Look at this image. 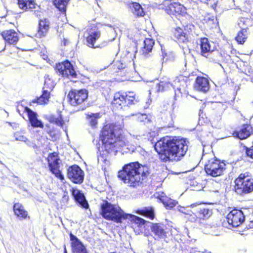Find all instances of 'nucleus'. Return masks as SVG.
<instances>
[{
	"mask_svg": "<svg viewBox=\"0 0 253 253\" xmlns=\"http://www.w3.org/2000/svg\"><path fill=\"white\" fill-rule=\"evenodd\" d=\"M99 138L107 153L117 152L119 149L126 145L124 123L104 124Z\"/></svg>",
	"mask_w": 253,
	"mask_h": 253,
	"instance_id": "2",
	"label": "nucleus"
},
{
	"mask_svg": "<svg viewBox=\"0 0 253 253\" xmlns=\"http://www.w3.org/2000/svg\"><path fill=\"white\" fill-rule=\"evenodd\" d=\"M99 214L105 219L121 223L127 219V214L119 206L104 200L100 205Z\"/></svg>",
	"mask_w": 253,
	"mask_h": 253,
	"instance_id": "4",
	"label": "nucleus"
},
{
	"mask_svg": "<svg viewBox=\"0 0 253 253\" xmlns=\"http://www.w3.org/2000/svg\"><path fill=\"white\" fill-rule=\"evenodd\" d=\"M200 2H203L202 0H189V3L186 4L187 10L195 9L198 8Z\"/></svg>",
	"mask_w": 253,
	"mask_h": 253,
	"instance_id": "41",
	"label": "nucleus"
},
{
	"mask_svg": "<svg viewBox=\"0 0 253 253\" xmlns=\"http://www.w3.org/2000/svg\"><path fill=\"white\" fill-rule=\"evenodd\" d=\"M69 200V197L68 195V193L65 192L62 197V201L64 204H66L68 202Z\"/></svg>",
	"mask_w": 253,
	"mask_h": 253,
	"instance_id": "46",
	"label": "nucleus"
},
{
	"mask_svg": "<svg viewBox=\"0 0 253 253\" xmlns=\"http://www.w3.org/2000/svg\"><path fill=\"white\" fill-rule=\"evenodd\" d=\"M244 150L246 151V155L253 159V147H252V148H249L247 146H245Z\"/></svg>",
	"mask_w": 253,
	"mask_h": 253,
	"instance_id": "44",
	"label": "nucleus"
},
{
	"mask_svg": "<svg viewBox=\"0 0 253 253\" xmlns=\"http://www.w3.org/2000/svg\"><path fill=\"white\" fill-rule=\"evenodd\" d=\"M55 85L54 80H45L43 88L44 90H47L50 92L54 87Z\"/></svg>",
	"mask_w": 253,
	"mask_h": 253,
	"instance_id": "43",
	"label": "nucleus"
},
{
	"mask_svg": "<svg viewBox=\"0 0 253 253\" xmlns=\"http://www.w3.org/2000/svg\"><path fill=\"white\" fill-rule=\"evenodd\" d=\"M161 50L162 52V56L163 57V60H164V59L167 56V54L165 49H164L162 47H161Z\"/></svg>",
	"mask_w": 253,
	"mask_h": 253,
	"instance_id": "48",
	"label": "nucleus"
},
{
	"mask_svg": "<svg viewBox=\"0 0 253 253\" xmlns=\"http://www.w3.org/2000/svg\"><path fill=\"white\" fill-rule=\"evenodd\" d=\"M100 117V113H91L87 115V118L89 120V125L93 128L96 127L98 123L97 119Z\"/></svg>",
	"mask_w": 253,
	"mask_h": 253,
	"instance_id": "38",
	"label": "nucleus"
},
{
	"mask_svg": "<svg viewBox=\"0 0 253 253\" xmlns=\"http://www.w3.org/2000/svg\"><path fill=\"white\" fill-rule=\"evenodd\" d=\"M234 191L244 195L253 192V177L248 171L240 173L234 180Z\"/></svg>",
	"mask_w": 253,
	"mask_h": 253,
	"instance_id": "5",
	"label": "nucleus"
},
{
	"mask_svg": "<svg viewBox=\"0 0 253 253\" xmlns=\"http://www.w3.org/2000/svg\"><path fill=\"white\" fill-rule=\"evenodd\" d=\"M46 119L50 123L54 124L61 127H62L64 124V121L61 115L56 117L53 115H51Z\"/></svg>",
	"mask_w": 253,
	"mask_h": 253,
	"instance_id": "35",
	"label": "nucleus"
},
{
	"mask_svg": "<svg viewBox=\"0 0 253 253\" xmlns=\"http://www.w3.org/2000/svg\"><path fill=\"white\" fill-rule=\"evenodd\" d=\"M88 96V92L86 89L82 88L76 90V98L79 102V106L82 105L87 101Z\"/></svg>",
	"mask_w": 253,
	"mask_h": 253,
	"instance_id": "23",
	"label": "nucleus"
},
{
	"mask_svg": "<svg viewBox=\"0 0 253 253\" xmlns=\"http://www.w3.org/2000/svg\"><path fill=\"white\" fill-rule=\"evenodd\" d=\"M232 134L234 138L240 140L248 139L253 135V127L249 123L243 124L237 127Z\"/></svg>",
	"mask_w": 253,
	"mask_h": 253,
	"instance_id": "10",
	"label": "nucleus"
},
{
	"mask_svg": "<svg viewBox=\"0 0 253 253\" xmlns=\"http://www.w3.org/2000/svg\"><path fill=\"white\" fill-rule=\"evenodd\" d=\"M249 21L247 19H245V18H242L241 20H240V23H239V25L242 27V23H245V22H249Z\"/></svg>",
	"mask_w": 253,
	"mask_h": 253,
	"instance_id": "49",
	"label": "nucleus"
},
{
	"mask_svg": "<svg viewBox=\"0 0 253 253\" xmlns=\"http://www.w3.org/2000/svg\"><path fill=\"white\" fill-rule=\"evenodd\" d=\"M194 86L197 90L206 92L210 88L209 80H196Z\"/></svg>",
	"mask_w": 253,
	"mask_h": 253,
	"instance_id": "26",
	"label": "nucleus"
},
{
	"mask_svg": "<svg viewBox=\"0 0 253 253\" xmlns=\"http://www.w3.org/2000/svg\"><path fill=\"white\" fill-rule=\"evenodd\" d=\"M161 8L170 15H183L187 12V8L183 5L169 0H164L161 5Z\"/></svg>",
	"mask_w": 253,
	"mask_h": 253,
	"instance_id": "8",
	"label": "nucleus"
},
{
	"mask_svg": "<svg viewBox=\"0 0 253 253\" xmlns=\"http://www.w3.org/2000/svg\"><path fill=\"white\" fill-rule=\"evenodd\" d=\"M64 253H67V251H66V249L65 246H64Z\"/></svg>",
	"mask_w": 253,
	"mask_h": 253,
	"instance_id": "53",
	"label": "nucleus"
},
{
	"mask_svg": "<svg viewBox=\"0 0 253 253\" xmlns=\"http://www.w3.org/2000/svg\"><path fill=\"white\" fill-rule=\"evenodd\" d=\"M195 79L198 80V79H207L205 77L197 76V77H196V78Z\"/></svg>",
	"mask_w": 253,
	"mask_h": 253,
	"instance_id": "50",
	"label": "nucleus"
},
{
	"mask_svg": "<svg viewBox=\"0 0 253 253\" xmlns=\"http://www.w3.org/2000/svg\"><path fill=\"white\" fill-rule=\"evenodd\" d=\"M130 7L133 13L137 16H143L144 15L143 8L138 3L133 2L131 4Z\"/></svg>",
	"mask_w": 253,
	"mask_h": 253,
	"instance_id": "37",
	"label": "nucleus"
},
{
	"mask_svg": "<svg viewBox=\"0 0 253 253\" xmlns=\"http://www.w3.org/2000/svg\"><path fill=\"white\" fill-rule=\"evenodd\" d=\"M195 28L194 26L192 24H188L185 27V31L187 33H191L194 30Z\"/></svg>",
	"mask_w": 253,
	"mask_h": 253,
	"instance_id": "45",
	"label": "nucleus"
},
{
	"mask_svg": "<svg viewBox=\"0 0 253 253\" xmlns=\"http://www.w3.org/2000/svg\"><path fill=\"white\" fill-rule=\"evenodd\" d=\"M193 214L190 218L192 222H197L200 223L203 221L208 219L212 214V210L204 207H197L194 204V208L193 209Z\"/></svg>",
	"mask_w": 253,
	"mask_h": 253,
	"instance_id": "9",
	"label": "nucleus"
},
{
	"mask_svg": "<svg viewBox=\"0 0 253 253\" xmlns=\"http://www.w3.org/2000/svg\"><path fill=\"white\" fill-rule=\"evenodd\" d=\"M45 126H46V127H47V128H50V126H49V125H45Z\"/></svg>",
	"mask_w": 253,
	"mask_h": 253,
	"instance_id": "54",
	"label": "nucleus"
},
{
	"mask_svg": "<svg viewBox=\"0 0 253 253\" xmlns=\"http://www.w3.org/2000/svg\"><path fill=\"white\" fill-rule=\"evenodd\" d=\"M49 28V22L46 19L42 20L39 22V27L38 34L42 37L45 35Z\"/></svg>",
	"mask_w": 253,
	"mask_h": 253,
	"instance_id": "33",
	"label": "nucleus"
},
{
	"mask_svg": "<svg viewBox=\"0 0 253 253\" xmlns=\"http://www.w3.org/2000/svg\"><path fill=\"white\" fill-rule=\"evenodd\" d=\"M47 133L52 137L54 136H56V133H54V130L53 129H50L48 130L47 131Z\"/></svg>",
	"mask_w": 253,
	"mask_h": 253,
	"instance_id": "47",
	"label": "nucleus"
},
{
	"mask_svg": "<svg viewBox=\"0 0 253 253\" xmlns=\"http://www.w3.org/2000/svg\"><path fill=\"white\" fill-rule=\"evenodd\" d=\"M125 98L126 106L135 104L137 102L136 94L133 91H126L123 92Z\"/></svg>",
	"mask_w": 253,
	"mask_h": 253,
	"instance_id": "28",
	"label": "nucleus"
},
{
	"mask_svg": "<svg viewBox=\"0 0 253 253\" xmlns=\"http://www.w3.org/2000/svg\"><path fill=\"white\" fill-rule=\"evenodd\" d=\"M119 69H120L121 68L119 67V65L118 66Z\"/></svg>",
	"mask_w": 253,
	"mask_h": 253,
	"instance_id": "56",
	"label": "nucleus"
},
{
	"mask_svg": "<svg viewBox=\"0 0 253 253\" xmlns=\"http://www.w3.org/2000/svg\"><path fill=\"white\" fill-rule=\"evenodd\" d=\"M249 226L250 228H253V221H251L250 224H249Z\"/></svg>",
	"mask_w": 253,
	"mask_h": 253,
	"instance_id": "51",
	"label": "nucleus"
},
{
	"mask_svg": "<svg viewBox=\"0 0 253 253\" xmlns=\"http://www.w3.org/2000/svg\"><path fill=\"white\" fill-rule=\"evenodd\" d=\"M216 4L215 3L213 5H212V8L214 9L216 7Z\"/></svg>",
	"mask_w": 253,
	"mask_h": 253,
	"instance_id": "52",
	"label": "nucleus"
},
{
	"mask_svg": "<svg viewBox=\"0 0 253 253\" xmlns=\"http://www.w3.org/2000/svg\"><path fill=\"white\" fill-rule=\"evenodd\" d=\"M50 98V92L47 90H43L42 95L38 97H36L32 100L33 103H37L40 105H44L49 101Z\"/></svg>",
	"mask_w": 253,
	"mask_h": 253,
	"instance_id": "25",
	"label": "nucleus"
},
{
	"mask_svg": "<svg viewBox=\"0 0 253 253\" xmlns=\"http://www.w3.org/2000/svg\"><path fill=\"white\" fill-rule=\"evenodd\" d=\"M117 253V252H109V253Z\"/></svg>",
	"mask_w": 253,
	"mask_h": 253,
	"instance_id": "55",
	"label": "nucleus"
},
{
	"mask_svg": "<svg viewBox=\"0 0 253 253\" xmlns=\"http://www.w3.org/2000/svg\"><path fill=\"white\" fill-rule=\"evenodd\" d=\"M188 148L186 139L176 136L162 137L154 145L159 160L163 163L180 161L185 155Z\"/></svg>",
	"mask_w": 253,
	"mask_h": 253,
	"instance_id": "1",
	"label": "nucleus"
},
{
	"mask_svg": "<svg viewBox=\"0 0 253 253\" xmlns=\"http://www.w3.org/2000/svg\"><path fill=\"white\" fill-rule=\"evenodd\" d=\"M70 192L77 204L85 209L89 208V204L85 196L81 190L75 188H72L70 189Z\"/></svg>",
	"mask_w": 253,
	"mask_h": 253,
	"instance_id": "15",
	"label": "nucleus"
},
{
	"mask_svg": "<svg viewBox=\"0 0 253 253\" xmlns=\"http://www.w3.org/2000/svg\"><path fill=\"white\" fill-rule=\"evenodd\" d=\"M24 112L27 113L29 121L32 127L43 128V124L41 120L38 119V115L36 112L27 106L24 107Z\"/></svg>",
	"mask_w": 253,
	"mask_h": 253,
	"instance_id": "18",
	"label": "nucleus"
},
{
	"mask_svg": "<svg viewBox=\"0 0 253 253\" xmlns=\"http://www.w3.org/2000/svg\"><path fill=\"white\" fill-rule=\"evenodd\" d=\"M69 0H55L54 5L61 11L65 12Z\"/></svg>",
	"mask_w": 253,
	"mask_h": 253,
	"instance_id": "40",
	"label": "nucleus"
},
{
	"mask_svg": "<svg viewBox=\"0 0 253 253\" xmlns=\"http://www.w3.org/2000/svg\"><path fill=\"white\" fill-rule=\"evenodd\" d=\"M172 84L167 80L160 81L156 84V90L158 92L167 91L171 89Z\"/></svg>",
	"mask_w": 253,
	"mask_h": 253,
	"instance_id": "31",
	"label": "nucleus"
},
{
	"mask_svg": "<svg viewBox=\"0 0 253 253\" xmlns=\"http://www.w3.org/2000/svg\"><path fill=\"white\" fill-rule=\"evenodd\" d=\"M126 214L128 215L127 219L130 218L131 223L136 225L139 228H141L147 222L145 219L129 213H126Z\"/></svg>",
	"mask_w": 253,
	"mask_h": 253,
	"instance_id": "29",
	"label": "nucleus"
},
{
	"mask_svg": "<svg viewBox=\"0 0 253 253\" xmlns=\"http://www.w3.org/2000/svg\"><path fill=\"white\" fill-rule=\"evenodd\" d=\"M68 178L74 183L81 184L84 180V172L77 165L70 166L67 170Z\"/></svg>",
	"mask_w": 253,
	"mask_h": 253,
	"instance_id": "11",
	"label": "nucleus"
},
{
	"mask_svg": "<svg viewBox=\"0 0 253 253\" xmlns=\"http://www.w3.org/2000/svg\"><path fill=\"white\" fill-rule=\"evenodd\" d=\"M56 69L62 77L77 78V75L73 67L68 61H66L57 64Z\"/></svg>",
	"mask_w": 253,
	"mask_h": 253,
	"instance_id": "14",
	"label": "nucleus"
},
{
	"mask_svg": "<svg viewBox=\"0 0 253 253\" xmlns=\"http://www.w3.org/2000/svg\"><path fill=\"white\" fill-rule=\"evenodd\" d=\"M160 200L167 209H172L176 206L177 203L175 201L166 196H162Z\"/></svg>",
	"mask_w": 253,
	"mask_h": 253,
	"instance_id": "34",
	"label": "nucleus"
},
{
	"mask_svg": "<svg viewBox=\"0 0 253 253\" xmlns=\"http://www.w3.org/2000/svg\"><path fill=\"white\" fill-rule=\"evenodd\" d=\"M225 169L224 162L215 157L209 160L204 166L206 173L212 177L222 175Z\"/></svg>",
	"mask_w": 253,
	"mask_h": 253,
	"instance_id": "6",
	"label": "nucleus"
},
{
	"mask_svg": "<svg viewBox=\"0 0 253 253\" xmlns=\"http://www.w3.org/2000/svg\"><path fill=\"white\" fill-rule=\"evenodd\" d=\"M13 211L15 216L20 220L30 218L28 211L20 203H14L13 205Z\"/></svg>",
	"mask_w": 253,
	"mask_h": 253,
	"instance_id": "19",
	"label": "nucleus"
},
{
	"mask_svg": "<svg viewBox=\"0 0 253 253\" xmlns=\"http://www.w3.org/2000/svg\"><path fill=\"white\" fill-rule=\"evenodd\" d=\"M174 36L176 38L182 42H185L187 40L186 33L179 27L175 28L174 31Z\"/></svg>",
	"mask_w": 253,
	"mask_h": 253,
	"instance_id": "39",
	"label": "nucleus"
},
{
	"mask_svg": "<svg viewBox=\"0 0 253 253\" xmlns=\"http://www.w3.org/2000/svg\"><path fill=\"white\" fill-rule=\"evenodd\" d=\"M68 101L69 103L73 107L79 106V102L77 100L76 98V89L70 90L67 95Z\"/></svg>",
	"mask_w": 253,
	"mask_h": 253,
	"instance_id": "36",
	"label": "nucleus"
},
{
	"mask_svg": "<svg viewBox=\"0 0 253 253\" xmlns=\"http://www.w3.org/2000/svg\"><path fill=\"white\" fill-rule=\"evenodd\" d=\"M111 105L113 109L116 110L122 109L124 107L126 106L123 92L118 91L114 94Z\"/></svg>",
	"mask_w": 253,
	"mask_h": 253,
	"instance_id": "20",
	"label": "nucleus"
},
{
	"mask_svg": "<svg viewBox=\"0 0 253 253\" xmlns=\"http://www.w3.org/2000/svg\"><path fill=\"white\" fill-rule=\"evenodd\" d=\"M47 161L50 171L56 178L63 182L65 180L64 175L60 169L61 160L57 152H52L48 154Z\"/></svg>",
	"mask_w": 253,
	"mask_h": 253,
	"instance_id": "7",
	"label": "nucleus"
},
{
	"mask_svg": "<svg viewBox=\"0 0 253 253\" xmlns=\"http://www.w3.org/2000/svg\"><path fill=\"white\" fill-rule=\"evenodd\" d=\"M187 51H188V52H190L189 49H188Z\"/></svg>",
	"mask_w": 253,
	"mask_h": 253,
	"instance_id": "57",
	"label": "nucleus"
},
{
	"mask_svg": "<svg viewBox=\"0 0 253 253\" xmlns=\"http://www.w3.org/2000/svg\"><path fill=\"white\" fill-rule=\"evenodd\" d=\"M1 35L5 41L9 44H15L19 40L18 33L13 30L3 31Z\"/></svg>",
	"mask_w": 253,
	"mask_h": 253,
	"instance_id": "21",
	"label": "nucleus"
},
{
	"mask_svg": "<svg viewBox=\"0 0 253 253\" xmlns=\"http://www.w3.org/2000/svg\"><path fill=\"white\" fill-rule=\"evenodd\" d=\"M135 213L151 220H153L155 217L154 209L152 207H144L142 209H138L135 211Z\"/></svg>",
	"mask_w": 253,
	"mask_h": 253,
	"instance_id": "22",
	"label": "nucleus"
},
{
	"mask_svg": "<svg viewBox=\"0 0 253 253\" xmlns=\"http://www.w3.org/2000/svg\"><path fill=\"white\" fill-rule=\"evenodd\" d=\"M227 221L233 227H238L245 220V216L240 210L234 209L227 215Z\"/></svg>",
	"mask_w": 253,
	"mask_h": 253,
	"instance_id": "12",
	"label": "nucleus"
},
{
	"mask_svg": "<svg viewBox=\"0 0 253 253\" xmlns=\"http://www.w3.org/2000/svg\"><path fill=\"white\" fill-rule=\"evenodd\" d=\"M18 5L24 11L35 8L37 5L34 0H18Z\"/></svg>",
	"mask_w": 253,
	"mask_h": 253,
	"instance_id": "24",
	"label": "nucleus"
},
{
	"mask_svg": "<svg viewBox=\"0 0 253 253\" xmlns=\"http://www.w3.org/2000/svg\"><path fill=\"white\" fill-rule=\"evenodd\" d=\"M248 35V29L242 27V29L238 32L235 39L238 43L243 44L247 39Z\"/></svg>",
	"mask_w": 253,
	"mask_h": 253,
	"instance_id": "30",
	"label": "nucleus"
},
{
	"mask_svg": "<svg viewBox=\"0 0 253 253\" xmlns=\"http://www.w3.org/2000/svg\"><path fill=\"white\" fill-rule=\"evenodd\" d=\"M69 236L73 253H87L83 244L76 236L71 233Z\"/></svg>",
	"mask_w": 253,
	"mask_h": 253,
	"instance_id": "17",
	"label": "nucleus"
},
{
	"mask_svg": "<svg viewBox=\"0 0 253 253\" xmlns=\"http://www.w3.org/2000/svg\"><path fill=\"white\" fill-rule=\"evenodd\" d=\"M100 37V33L99 31L91 32L87 38V42L89 46L96 48L99 47L98 45H95L96 40Z\"/></svg>",
	"mask_w": 253,
	"mask_h": 253,
	"instance_id": "27",
	"label": "nucleus"
},
{
	"mask_svg": "<svg viewBox=\"0 0 253 253\" xmlns=\"http://www.w3.org/2000/svg\"><path fill=\"white\" fill-rule=\"evenodd\" d=\"M150 174L149 167L136 161L124 165L118 171L117 177L128 187L136 188L146 182Z\"/></svg>",
	"mask_w": 253,
	"mask_h": 253,
	"instance_id": "3",
	"label": "nucleus"
},
{
	"mask_svg": "<svg viewBox=\"0 0 253 253\" xmlns=\"http://www.w3.org/2000/svg\"><path fill=\"white\" fill-rule=\"evenodd\" d=\"M155 240H165L168 233L167 225L162 223H152L150 226Z\"/></svg>",
	"mask_w": 253,
	"mask_h": 253,
	"instance_id": "13",
	"label": "nucleus"
},
{
	"mask_svg": "<svg viewBox=\"0 0 253 253\" xmlns=\"http://www.w3.org/2000/svg\"><path fill=\"white\" fill-rule=\"evenodd\" d=\"M154 44V41L149 38H147L144 41V47L142 50V54L146 56L149 52H151Z\"/></svg>",
	"mask_w": 253,
	"mask_h": 253,
	"instance_id": "32",
	"label": "nucleus"
},
{
	"mask_svg": "<svg viewBox=\"0 0 253 253\" xmlns=\"http://www.w3.org/2000/svg\"><path fill=\"white\" fill-rule=\"evenodd\" d=\"M200 54L204 57L208 56L214 50L213 43L211 42L207 38H202L200 41Z\"/></svg>",
	"mask_w": 253,
	"mask_h": 253,
	"instance_id": "16",
	"label": "nucleus"
},
{
	"mask_svg": "<svg viewBox=\"0 0 253 253\" xmlns=\"http://www.w3.org/2000/svg\"><path fill=\"white\" fill-rule=\"evenodd\" d=\"M189 207L190 209H185L184 208H181L179 210V211L182 213L188 215V218L190 220V218L192 217V215L193 214L192 211L193 209H194V204H191Z\"/></svg>",
	"mask_w": 253,
	"mask_h": 253,
	"instance_id": "42",
	"label": "nucleus"
}]
</instances>
